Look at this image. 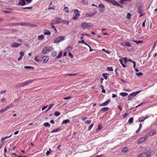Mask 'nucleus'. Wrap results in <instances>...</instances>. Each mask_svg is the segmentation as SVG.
I'll list each match as a JSON object with an SVG mask.
<instances>
[{
  "mask_svg": "<svg viewBox=\"0 0 157 157\" xmlns=\"http://www.w3.org/2000/svg\"><path fill=\"white\" fill-rule=\"evenodd\" d=\"M93 25L90 23L82 22L81 24V26L84 29H89L93 26Z\"/></svg>",
  "mask_w": 157,
  "mask_h": 157,
  "instance_id": "nucleus-1",
  "label": "nucleus"
},
{
  "mask_svg": "<svg viewBox=\"0 0 157 157\" xmlns=\"http://www.w3.org/2000/svg\"><path fill=\"white\" fill-rule=\"evenodd\" d=\"M80 14L79 10L75 9L73 15L72 19L73 20H75L78 19L80 16Z\"/></svg>",
  "mask_w": 157,
  "mask_h": 157,
  "instance_id": "nucleus-2",
  "label": "nucleus"
},
{
  "mask_svg": "<svg viewBox=\"0 0 157 157\" xmlns=\"http://www.w3.org/2000/svg\"><path fill=\"white\" fill-rule=\"evenodd\" d=\"M141 92L140 91H138L137 92H133L130 94L128 97V100H131L133 98V97L135 96L138 94L140 93Z\"/></svg>",
  "mask_w": 157,
  "mask_h": 157,
  "instance_id": "nucleus-3",
  "label": "nucleus"
},
{
  "mask_svg": "<svg viewBox=\"0 0 157 157\" xmlns=\"http://www.w3.org/2000/svg\"><path fill=\"white\" fill-rule=\"evenodd\" d=\"M65 39V37L63 36H59L55 39L53 43H58L61 41H62Z\"/></svg>",
  "mask_w": 157,
  "mask_h": 157,
  "instance_id": "nucleus-4",
  "label": "nucleus"
},
{
  "mask_svg": "<svg viewBox=\"0 0 157 157\" xmlns=\"http://www.w3.org/2000/svg\"><path fill=\"white\" fill-rule=\"evenodd\" d=\"M52 49L51 47H45L43 49L42 52L43 54L48 53Z\"/></svg>",
  "mask_w": 157,
  "mask_h": 157,
  "instance_id": "nucleus-5",
  "label": "nucleus"
},
{
  "mask_svg": "<svg viewBox=\"0 0 157 157\" xmlns=\"http://www.w3.org/2000/svg\"><path fill=\"white\" fill-rule=\"evenodd\" d=\"M34 80H32L29 81H26L25 82L20 83L19 84V86L21 87L25 86V85L28 84L29 83H31Z\"/></svg>",
  "mask_w": 157,
  "mask_h": 157,
  "instance_id": "nucleus-6",
  "label": "nucleus"
},
{
  "mask_svg": "<svg viewBox=\"0 0 157 157\" xmlns=\"http://www.w3.org/2000/svg\"><path fill=\"white\" fill-rule=\"evenodd\" d=\"M62 19L59 17H56L55 19L52 20V21L54 22L55 24H59L62 23Z\"/></svg>",
  "mask_w": 157,
  "mask_h": 157,
  "instance_id": "nucleus-7",
  "label": "nucleus"
},
{
  "mask_svg": "<svg viewBox=\"0 0 157 157\" xmlns=\"http://www.w3.org/2000/svg\"><path fill=\"white\" fill-rule=\"evenodd\" d=\"M99 9V11L100 13H103L104 12L105 10V7L102 4H99L98 6Z\"/></svg>",
  "mask_w": 157,
  "mask_h": 157,
  "instance_id": "nucleus-8",
  "label": "nucleus"
},
{
  "mask_svg": "<svg viewBox=\"0 0 157 157\" xmlns=\"http://www.w3.org/2000/svg\"><path fill=\"white\" fill-rule=\"evenodd\" d=\"M147 137V136L145 137H142L140 138L138 140L137 143L138 144H140L143 142L146 139Z\"/></svg>",
  "mask_w": 157,
  "mask_h": 157,
  "instance_id": "nucleus-9",
  "label": "nucleus"
},
{
  "mask_svg": "<svg viewBox=\"0 0 157 157\" xmlns=\"http://www.w3.org/2000/svg\"><path fill=\"white\" fill-rule=\"evenodd\" d=\"M21 44L20 43H13L11 45V47L12 48H18L21 45Z\"/></svg>",
  "mask_w": 157,
  "mask_h": 157,
  "instance_id": "nucleus-10",
  "label": "nucleus"
},
{
  "mask_svg": "<svg viewBox=\"0 0 157 157\" xmlns=\"http://www.w3.org/2000/svg\"><path fill=\"white\" fill-rule=\"evenodd\" d=\"M148 153L146 152H143L138 155V157H147Z\"/></svg>",
  "mask_w": 157,
  "mask_h": 157,
  "instance_id": "nucleus-11",
  "label": "nucleus"
},
{
  "mask_svg": "<svg viewBox=\"0 0 157 157\" xmlns=\"http://www.w3.org/2000/svg\"><path fill=\"white\" fill-rule=\"evenodd\" d=\"M49 57L47 56H45L42 57V60L44 63H47L49 60Z\"/></svg>",
  "mask_w": 157,
  "mask_h": 157,
  "instance_id": "nucleus-12",
  "label": "nucleus"
},
{
  "mask_svg": "<svg viewBox=\"0 0 157 157\" xmlns=\"http://www.w3.org/2000/svg\"><path fill=\"white\" fill-rule=\"evenodd\" d=\"M110 102V99H108L103 103L102 104L99 105L100 106H106L108 105V104Z\"/></svg>",
  "mask_w": 157,
  "mask_h": 157,
  "instance_id": "nucleus-13",
  "label": "nucleus"
},
{
  "mask_svg": "<svg viewBox=\"0 0 157 157\" xmlns=\"http://www.w3.org/2000/svg\"><path fill=\"white\" fill-rule=\"evenodd\" d=\"M18 5L21 6H24L26 5L25 2V0H19Z\"/></svg>",
  "mask_w": 157,
  "mask_h": 157,
  "instance_id": "nucleus-14",
  "label": "nucleus"
},
{
  "mask_svg": "<svg viewBox=\"0 0 157 157\" xmlns=\"http://www.w3.org/2000/svg\"><path fill=\"white\" fill-rule=\"evenodd\" d=\"M95 14V13H88L85 14V16L86 17H91L94 15Z\"/></svg>",
  "mask_w": 157,
  "mask_h": 157,
  "instance_id": "nucleus-15",
  "label": "nucleus"
},
{
  "mask_svg": "<svg viewBox=\"0 0 157 157\" xmlns=\"http://www.w3.org/2000/svg\"><path fill=\"white\" fill-rule=\"evenodd\" d=\"M18 24L21 26H31V24L29 23H18Z\"/></svg>",
  "mask_w": 157,
  "mask_h": 157,
  "instance_id": "nucleus-16",
  "label": "nucleus"
},
{
  "mask_svg": "<svg viewBox=\"0 0 157 157\" xmlns=\"http://www.w3.org/2000/svg\"><path fill=\"white\" fill-rule=\"evenodd\" d=\"M156 131L155 130H153L151 131L149 133L148 135L151 136H152L156 134Z\"/></svg>",
  "mask_w": 157,
  "mask_h": 157,
  "instance_id": "nucleus-17",
  "label": "nucleus"
},
{
  "mask_svg": "<svg viewBox=\"0 0 157 157\" xmlns=\"http://www.w3.org/2000/svg\"><path fill=\"white\" fill-rule=\"evenodd\" d=\"M138 13L140 14V17H141L144 14L143 13V10L140 8H139L138 9Z\"/></svg>",
  "mask_w": 157,
  "mask_h": 157,
  "instance_id": "nucleus-18",
  "label": "nucleus"
},
{
  "mask_svg": "<svg viewBox=\"0 0 157 157\" xmlns=\"http://www.w3.org/2000/svg\"><path fill=\"white\" fill-rule=\"evenodd\" d=\"M44 34L45 35H50L51 33L49 30L44 29Z\"/></svg>",
  "mask_w": 157,
  "mask_h": 157,
  "instance_id": "nucleus-19",
  "label": "nucleus"
},
{
  "mask_svg": "<svg viewBox=\"0 0 157 157\" xmlns=\"http://www.w3.org/2000/svg\"><path fill=\"white\" fill-rule=\"evenodd\" d=\"M25 53L23 52H21L20 53V56L18 59L19 61L22 58V56H24Z\"/></svg>",
  "mask_w": 157,
  "mask_h": 157,
  "instance_id": "nucleus-20",
  "label": "nucleus"
},
{
  "mask_svg": "<svg viewBox=\"0 0 157 157\" xmlns=\"http://www.w3.org/2000/svg\"><path fill=\"white\" fill-rule=\"evenodd\" d=\"M52 3L51 2L50 3L49 7L48 8V10H54V5H52Z\"/></svg>",
  "mask_w": 157,
  "mask_h": 157,
  "instance_id": "nucleus-21",
  "label": "nucleus"
},
{
  "mask_svg": "<svg viewBox=\"0 0 157 157\" xmlns=\"http://www.w3.org/2000/svg\"><path fill=\"white\" fill-rule=\"evenodd\" d=\"M44 36L43 35L38 36V40H42L44 38Z\"/></svg>",
  "mask_w": 157,
  "mask_h": 157,
  "instance_id": "nucleus-22",
  "label": "nucleus"
},
{
  "mask_svg": "<svg viewBox=\"0 0 157 157\" xmlns=\"http://www.w3.org/2000/svg\"><path fill=\"white\" fill-rule=\"evenodd\" d=\"M121 151L123 153H126L128 151V149L127 147H124L122 148Z\"/></svg>",
  "mask_w": 157,
  "mask_h": 157,
  "instance_id": "nucleus-23",
  "label": "nucleus"
},
{
  "mask_svg": "<svg viewBox=\"0 0 157 157\" xmlns=\"http://www.w3.org/2000/svg\"><path fill=\"white\" fill-rule=\"evenodd\" d=\"M132 41L136 43V44H141L143 42V40H139L137 41L135 40H132Z\"/></svg>",
  "mask_w": 157,
  "mask_h": 157,
  "instance_id": "nucleus-24",
  "label": "nucleus"
},
{
  "mask_svg": "<svg viewBox=\"0 0 157 157\" xmlns=\"http://www.w3.org/2000/svg\"><path fill=\"white\" fill-rule=\"evenodd\" d=\"M144 120H145L144 119V117L143 116L140 117L138 119V121L139 122H143Z\"/></svg>",
  "mask_w": 157,
  "mask_h": 157,
  "instance_id": "nucleus-25",
  "label": "nucleus"
},
{
  "mask_svg": "<svg viewBox=\"0 0 157 157\" xmlns=\"http://www.w3.org/2000/svg\"><path fill=\"white\" fill-rule=\"evenodd\" d=\"M110 3L114 6H116L117 2L114 0H111Z\"/></svg>",
  "mask_w": 157,
  "mask_h": 157,
  "instance_id": "nucleus-26",
  "label": "nucleus"
},
{
  "mask_svg": "<svg viewBox=\"0 0 157 157\" xmlns=\"http://www.w3.org/2000/svg\"><path fill=\"white\" fill-rule=\"evenodd\" d=\"M109 108L108 107H103L102 108L101 110L100 111H102L103 112H104L105 111H107L109 110Z\"/></svg>",
  "mask_w": 157,
  "mask_h": 157,
  "instance_id": "nucleus-27",
  "label": "nucleus"
},
{
  "mask_svg": "<svg viewBox=\"0 0 157 157\" xmlns=\"http://www.w3.org/2000/svg\"><path fill=\"white\" fill-rule=\"evenodd\" d=\"M142 127V125L141 124H140L139 127L137 130L136 131V132L137 133H138L141 130V129Z\"/></svg>",
  "mask_w": 157,
  "mask_h": 157,
  "instance_id": "nucleus-28",
  "label": "nucleus"
},
{
  "mask_svg": "<svg viewBox=\"0 0 157 157\" xmlns=\"http://www.w3.org/2000/svg\"><path fill=\"white\" fill-rule=\"evenodd\" d=\"M12 135V133L11 135H10V136H6L5 137L2 138V139H1V141L2 142L3 140H5L6 139H8V138L11 137Z\"/></svg>",
  "mask_w": 157,
  "mask_h": 157,
  "instance_id": "nucleus-29",
  "label": "nucleus"
},
{
  "mask_svg": "<svg viewBox=\"0 0 157 157\" xmlns=\"http://www.w3.org/2000/svg\"><path fill=\"white\" fill-rule=\"evenodd\" d=\"M120 94L122 97H125L128 95V94L125 92H122Z\"/></svg>",
  "mask_w": 157,
  "mask_h": 157,
  "instance_id": "nucleus-30",
  "label": "nucleus"
},
{
  "mask_svg": "<svg viewBox=\"0 0 157 157\" xmlns=\"http://www.w3.org/2000/svg\"><path fill=\"white\" fill-rule=\"evenodd\" d=\"M13 106V103H11L9 105L6 107V109H9L10 108L12 107Z\"/></svg>",
  "mask_w": 157,
  "mask_h": 157,
  "instance_id": "nucleus-31",
  "label": "nucleus"
},
{
  "mask_svg": "<svg viewBox=\"0 0 157 157\" xmlns=\"http://www.w3.org/2000/svg\"><path fill=\"white\" fill-rule=\"evenodd\" d=\"M119 61L120 62L121 64L124 67H126V66L125 64H123L122 59H119Z\"/></svg>",
  "mask_w": 157,
  "mask_h": 157,
  "instance_id": "nucleus-32",
  "label": "nucleus"
},
{
  "mask_svg": "<svg viewBox=\"0 0 157 157\" xmlns=\"http://www.w3.org/2000/svg\"><path fill=\"white\" fill-rule=\"evenodd\" d=\"M62 22L67 25H68L69 23V21L64 20H62Z\"/></svg>",
  "mask_w": 157,
  "mask_h": 157,
  "instance_id": "nucleus-33",
  "label": "nucleus"
},
{
  "mask_svg": "<svg viewBox=\"0 0 157 157\" xmlns=\"http://www.w3.org/2000/svg\"><path fill=\"white\" fill-rule=\"evenodd\" d=\"M107 75H109L107 73H103L102 74V75L104 79H107L108 78Z\"/></svg>",
  "mask_w": 157,
  "mask_h": 157,
  "instance_id": "nucleus-34",
  "label": "nucleus"
},
{
  "mask_svg": "<svg viewBox=\"0 0 157 157\" xmlns=\"http://www.w3.org/2000/svg\"><path fill=\"white\" fill-rule=\"evenodd\" d=\"M44 125L45 127H50V124L48 122H46L44 124Z\"/></svg>",
  "mask_w": 157,
  "mask_h": 157,
  "instance_id": "nucleus-35",
  "label": "nucleus"
},
{
  "mask_svg": "<svg viewBox=\"0 0 157 157\" xmlns=\"http://www.w3.org/2000/svg\"><path fill=\"white\" fill-rule=\"evenodd\" d=\"M62 55V51H60L59 53V55H58L57 56L56 58L57 59H59V58H60L61 57Z\"/></svg>",
  "mask_w": 157,
  "mask_h": 157,
  "instance_id": "nucleus-36",
  "label": "nucleus"
},
{
  "mask_svg": "<svg viewBox=\"0 0 157 157\" xmlns=\"http://www.w3.org/2000/svg\"><path fill=\"white\" fill-rule=\"evenodd\" d=\"M131 14L130 13H127V17H126L128 19H130L131 18Z\"/></svg>",
  "mask_w": 157,
  "mask_h": 157,
  "instance_id": "nucleus-37",
  "label": "nucleus"
},
{
  "mask_svg": "<svg viewBox=\"0 0 157 157\" xmlns=\"http://www.w3.org/2000/svg\"><path fill=\"white\" fill-rule=\"evenodd\" d=\"M70 122V121L68 120H63L62 124H66L68 123H69Z\"/></svg>",
  "mask_w": 157,
  "mask_h": 157,
  "instance_id": "nucleus-38",
  "label": "nucleus"
},
{
  "mask_svg": "<svg viewBox=\"0 0 157 157\" xmlns=\"http://www.w3.org/2000/svg\"><path fill=\"white\" fill-rule=\"evenodd\" d=\"M133 118L132 117L130 118L128 120V122L129 124H132L133 122Z\"/></svg>",
  "mask_w": 157,
  "mask_h": 157,
  "instance_id": "nucleus-39",
  "label": "nucleus"
},
{
  "mask_svg": "<svg viewBox=\"0 0 157 157\" xmlns=\"http://www.w3.org/2000/svg\"><path fill=\"white\" fill-rule=\"evenodd\" d=\"M136 75L140 77V76L143 75V74L141 72H140L139 73H136Z\"/></svg>",
  "mask_w": 157,
  "mask_h": 157,
  "instance_id": "nucleus-40",
  "label": "nucleus"
},
{
  "mask_svg": "<svg viewBox=\"0 0 157 157\" xmlns=\"http://www.w3.org/2000/svg\"><path fill=\"white\" fill-rule=\"evenodd\" d=\"M60 114V113L59 112L56 111L54 113V115L56 116H59Z\"/></svg>",
  "mask_w": 157,
  "mask_h": 157,
  "instance_id": "nucleus-41",
  "label": "nucleus"
},
{
  "mask_svg": "<svg viewBox=\"0 0 157 157\" xmlns=\"http://www.w3.org/2000/svg\"><path fill=\"white\" fill-rule=\"evenodd\" d=\"M78 43L79 44L82 43L85 45H87V44H86V43L84 41V40H83L81 41H79L78 42Z\"/></svg>",
  "mask_w": 157,
  "mask_h": 157,
  "instance_id": "nucleus-42",
  "label": "nucleus"
},
{
  "mask_svg": "<svg viewBox=\"0 0 157 157\" xmlns=\"http://www.w3.org/2000/svg\"><path fill=\"white\" fill-rule=\"evenodd\" d=\"M82 2L84 5H86L88 4V2L86 0H83Z\"/></svg>",
  "mask_w": 157,
  "mask_h": 157,
  "instance_id": "nucleus-43",
  "label": "nucleus"
},
{
  "mask_svg": "<svg viewBox=\"0 0 157 157\" xmlns=\"http://www.w3.org/2000/svg\"><path fill=\"white\" fill-rule=\"evenodd\" d=\"M53 104H51V105H49L48 109L46 111V112H47L48 110H49L50 109H51L53 107Z\"/></svg>",
  "mask_w": 157,
  "mask_h": 157,
  "instance_id": "nucleus-44",
  "label": "nucleus"
},
{
  "mask_svg": "<svg viewBox=\"0 0 157 157\" xmlns=\"http://www.w3.org/2000/svg\"><path fill=\"white\" fill-rule=\"evenodd\" d=\"M57 54L56 52V51H53L52 53V56L53 57L55 56Z\"/></svg>",
  "mask_w": 157,
  "mask_h": 157,
  "instance_id": "nucleus-45",
  "label": "nucleus"
},
{
  "mask_svg": "<svg viewBox=\"0 0 157 157\" xmlns=\"http://www.w3.org/2000/svg\"><path fill=\"white\" fill-rule=\"evenodd\" d=\"M52 153V150L50 149L49 151H48L46 152V155L47 156H48L49 155V154Z\"/></svg>",
  "mask_w": 157,
  "mask_h": 157,
  "instance_id": "nucleus-46",
  "label": "nucleus"
},
{
  "mask_svg": "<svg viewBox=\"0 0 157 157\" xmlns=\"http://www.w3.org/2000/svg\"><path fill=\"white\" fill-rule=\"evenodd\" d=\"M38 56H36L35 57V58L34 59V60L37 62H39L40 61V60L38 59Z\"/></svg>",
  "mask_w": 157,
  "mask_h": 157,
  "instance_id": "nucleus-47",
  "label": "nucleus"
},
{
  "mask_svg": "<svg viewBox=\"0 0 157 157\" xmlns=\"http://www.w3.org/2000/svg\"><path fill=\"white\" fill-rule=\"evenodd\" d=\"M64 10L66 12L68 13L69 12V10H68V9L67 7H64Z\"/></svg>",
  "mask_w": 157,
  "mask_h": 157,
  "instance_id": "nucleus-48",
  "label": "nucleus"
},
{
  "mask_svg": "<svg viewBox=\"0 0 157 157\" xmlns=\"http://www.w3.org/2000/svg\"><path fill=\"white\" fill-rule=\"evenodd\" d=\"M55 24L54 23V22L52 21V22L51 23L50 25L51 26L52 28L53 29H55L56 27H55L53 25V24Z\"/></svg>",
  "mask_w": 157,
  "mask_h": 157,
  "instance_id": "nucleus-49",
  "label": "nucleus"
},
{
  "mask_svg": "<svg viewBox=\"0 0 157 157\" xmlns=\"http://www.w3.org/2000/svg\"><path fill=\"white\" fill-rule=\"evenodd\" d=\"M107 70H108L109 71H113V69H112V67H108L107 68Z\"/></svg>",
  "mask_w": 157,
  "mask_h": 157,
  "instance_id": "nucleus-50",
  "label": "nucleus"
},
{
  "mask_svg": "<svg viewBox=\"0 0 157 157\" xmlns=\"http://www.w3.org/2000/svg\"><path fill=\"white\" fill-rule=\"evenodd\" d=\"M59 128L56 129L52 131L51 132V133H53L54 132H57L59 131Z\"/></svg>",
  "mask_w": 157,
  "mask_h": 157,
  "instance_id": "nucleus-51",
  "label": "nucleus"
},
{
  "mask_svg": "<svg viewBox=\"0 0 157 157\" xmlns=\"http://www.w3.org/2000/svg\"><path fill=\"white\" fill-rule=\"evenodd\" d=\"M2 102H5L6 101V99L4 98H2L0 100Z\"/></svg>",
  "mask_w": 157,
  "mask_h": 157,
  "instance_id": "nucleus-52",
  "label": "nucleus"
},
{
  "mask_svg": "<svg viewBox=\"0 0 157 157\" xmlns=\"http://www.w3.org/2000/svg\"><path fill=\"white\" fill-rule=\"evenodd\" d=\"M125 45L128 47H130L131 46V44L128 42H126L125 43Z\"/></svg>",
  "mask_w": 157,
  "mask_h": 157,
  "instance_id": "nucleus-53",
  "label": "nucleus"
},
{
  "mask_svg": "<svg viewBox=\"0 0 157 157\" xmlns=\"http://www.w3.org/2000/svg\"><path fill=\"white\" fill-rule=\"evenodd\" d=\"M68 55L71 58H72L73 57V55L69 52H68Z\"/></svg>",
  "mask_w": 157,
  "mask_h": 157,
  "instance_id": "nucleus-54",
  "label": "nucleus"
},
{
  "mask_svg": "<svg viewBox=\"0 0 157 157\" xmlns=\"http://www.w3.org/2000/svg\"><path fill=\"white\" fill-rule=\"evenodd\" d=\"M94 125V124H92L91 125H90L88 127V130H90L93 127Z\"/></svg>",
  "mask_w": 157,
  "mask_h": 157,
  "instance_id": "nucleus-55",
  "label": "nucleus"
},
{
  "mask_svg": "<svg viewBox=\"0 0 157 157\" xmlns=\"http://www.w3.org/2000/svg\"><path fill=\"white\" fill-rule=\"evenodd\" d=\"M116 6L120 7L121 8H122L123 7V6L122 5L119 4V3H118V2H117V5H116Z\"/></svg>",
  "mask_w": 157,
  "mask_h": 157,
  "instance_id": "nucleus-56",
  "label": "nucleus"
},
{
  "mask_svg": "<svg viewBox=\"0 0 157 157\" xmlns=\"http://www.w3.org/2000/svg\"><path fill=\"white\" fill-rule=\"evenodd\" d=\"M122 59L125 63H126L128 62L127 58L126 57L123 58Z\"/></svg>",
  "mask_w": 157,
  "mask_h": 157,
  "instance_id": "nucleus-57",
  "label": "nucleus"
},
{
  "mask_svg": "<svg viewBox=\"0 0 157 157\" xmlns=\"http://www.w3.org/2000/svg\"><path fill=\"white\" fill-rule=\"evenodd\" d=\"M91 122V120H87L85 121V123L86 124H89Z\"/></svg>",
  "mask_w": 157,
  "mask_h": 157,
  "instance_id": "nucleus-58",
  "label": "nucleus"
},
{
  "mask_svg": "<svg viewBox=\"0 0 157 157\" xmlns=\"http://www.w3.org/2000/svg\"><path fill=\"white\" fill-rule=\"evenodd\" d=\"M7 110V109H6V107H5L4 109H2L1 110H0V112L1 113Z\"/></svg>",
  "mask_w": 157,
  "mask_h": 157,
  "instance_id": "nucleus-59",
  "label": "nucleus"
},
{
  "mask_svg": "<svg viewBox=\"0 0 157 157\" xmlns=\"http://www.w3.org/2000/svg\"><path fill=\"white\" fill-rule=\"evenodd\" d=\"M25 69H30L33 68V67L31 66H26L25 67Z\"/></svg>",
  "mask_w": 157,
  "mask_h": 157,
  "instance_id": "nucleus-60",
  "label": "nucleus"
},
{
  "mask_svg": "<svg viewBox=\"0 0 157 157\" xmlns=\"http://www.w3.org/2000/svg\"><path fill=\"white\" fill-rule=\"evenodd\" d=\"M68 51L69 52V51H71L72 49V48L71 46H69L67 48Z\"/></svg>",
  "mask_w": 157,
  "mask_h": 157,
  "instance_id": "nucleus-61",
  "label": "nucleus"
},
{
  "mask_svg": "<svg viewBox=\"0 0 157 157\" xmlns=\"http://www.w3.org/2000/svg\"><path fill=\"white\" fill-rule=\"evenodd\" d=\"M48 105H46V106H44V107H43L42 108V110H44V109H46L48 107Z\"/></svg>",
  "mask_w": 157,
  "mask_h": 157,
  "instance_id": "nucleus-62",
  "label": "nucleus"
},
{
  "mask_svg": "<svg viewBox=\"0 0 157 157\" xmlns=\"http://www.w3.org/2000/svg\"><path fill=\"white\" fill-rule=\"evenodd\" d=\"M125 1V0H120V3L122 4H124V1Z\"/></svg>",
  "mask_w": 157,
  "mask_h": 157,
  "instance_id": "nucleus-63",
  "label": "nucleus"
},
{
  "mask_svg": "<svg viewBox=\"0 0 157 157\" xmlns=\"http://www.w3.org/2000/svg\"><path fill=\"white\" fill-rule=\"evenodd\" d=\"M128 115V113H125L124 115H123V118H125Z\"/></svg>",
  "mask_w": 157,
  "mask_h": 157,
  "instance_id": "nucleus-64",
  "label": "nucleus"
}]
</instances>
